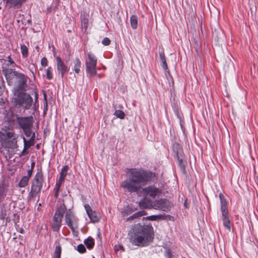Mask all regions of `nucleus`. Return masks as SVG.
Returning <instances> with one entry per match:
<instances>
[{
    "label": "nucleus",
    "mask_w": 258,
    "mask_h": 258,
    "mask_svg": "<svg viewBox=\"0 0 258 258\" xmlns=\"http://www.w3.org/2000/svg\"><path fill=\"white\" fill-rule=\"evenodd\" d=\"M34 165H35V163L34 162H32V164H31V169H33Z\"/></svg>",
    "instance_id": "de8ad7c7"
},
{
    "label": "nucleus",
    "mask_w": 258,
    "mask_h": 258,
    "mask_svg": "<svg viewBox=\"0 0 258 258\" xmlns=\"http://www.w3.org/2000/svg\"><path fill=\"white\" fill-rule=\"evenodd\" d=\"M65 221L66 224L73 231H75L76 229H78V222L74 215L70 210L67 211L66 213L65 216Z\"/></svg>",
    "instance_id": "9d476101"
},
{
    "label": "nucleus",
    "mask_w": 258,
    "mask_h": 258,
    "mask_svg": "<svg viewBox=\"0 0 258 258\" xmlns=\"http://www.w3.org/2000/svg\"><path fill=\"white\" fill-rule=\"evenodd\" d=\"M74 70L76 74H79L80 71V68L81 67V61L78 58H76L74 60Z\"/></svg>",
    "instance_id": "412c9836"
},
{
    "label": "nucleus",
    "mask_w": 258,
    "mask_h": 258,
    "mask_svg": "<svg viewBox=\"0 0 258 258\" xmlns=\"http://www.w3.org/2000/svg\"><path fill=\"white\" fill-rule=\"evenodd\" d=\"M155 205H153V202L147 197L144 198L139 202V206L141 208L151 209L154 208Z\"/></svg>",
    "instance_id": "dca6fc26"
},
{
    "label": "nucleus",
    "mask_w": 258,
    "mask_h": 258,
    "mask_svg": "<svg viewBox=\"0 0 258 258\" xmlns=\"http://www.w3.org/2000/svg\"><path fill=\"white\" fill-rule=\"evenodd\" d=\"M61 185V184L57 182L54 187V190L55 191H59Z\"/></svg>",
    "instance_id": "a19ab883"
},
{
    "label": "nucleus",
    "mask_w": 258,
    "mask_h": 258,
    "mask_svg": "<svg viewBox=\"0 0 258 258\" xmlns=\"http://www.w3.org/2000/svg\"><path fill=\"white\" fill-rule=\"evenodd\" d=\"M33 99L30 95L27 94L23 91L18 93L16 98L17 104L23 107L26 109H29L32 104Z\"/></svg>",
    "instance_id": "6e6552de"
},
{
    "label": "nucleus",
    "mask_w": 258,
    "mask_h": 258,
    "mask_svg": "<svg viewBox=\"0 0 258 258\" xmlns=\"http://www.w3.org/2000/svg\"><path fill=\"white\" fill-rule=\"evenodd\" d=\"M153 239V229L148 225H136L130 232V242L134 245L143 247L149 245Z\"/></svg>",
    "instance_id": "f03ea898"
},
{
    "label": "nucleus",
    "mask_w": 258,
    "mask_h": 258,
    "mask_svg": "<svg viewBox=\"0 0 258 258\" xmlns=\"http://www.w3.org/2000/svg\"><path fill=\"white\" fill-rule=\"evenodd\" d=\"M31 128L32 127H30V128L24 129L23 130L27 137H30V138L34 139L35 134L34 132H32Z\"/></svg>",
    "instance_id": "cd10ccee"
},
{
    "label": "nucleus",
    "mask_w": 258,
    "mask_h": 258,
    "mask_svg": "<svg viewBox=\"0 0 258 258\" xmlns=\"http://www.w3.org/2000/svg\"><path fill=\"white\" fill-rule=\"evenodd\" d=\"M89 26L88 20L85 18H81V28L82 32H86L87 31L88 27Z\"/></svg>",
    "instance_id": "b1692460"
},
{
    "label": "nucleus",
    "mask_w": 258,
    "mask_h": 258,
    "mask_svg": "<svg viewBox=\"0 0 258 258\" xmlns=\"http://www.w3.org/2000/svg\"><path fill=\"white\" fill-rule=\"evenodd\" d=\"M69 169V167L67 165H66L62 167L61 170V172L60 173V175L66 176L67 174V172Z\"/></svg>",
    "instance_id": "f704fd0d"
},
{
    "label": "nucleus",
    "mask_w": 258,
    "mask_h": 258,
    "mask_svg": "<svg viewBox=\"0 0 258 258\" xmlns=\"http://www.w3.org/2000/svg\"><path fill=\"white\" fill-rule=\"evenodd\" d=\"M22 138L24 143V148L23 151V152L26 149L29 148L30 147L33 145V141L34 139L30 138L28 141H26L24 137H23Z\"/></svg>",
    "instance_id": "5701e85b"
},
{
    "label": "nucleus",
    "mask_w": 258,
    "mask_h": 258,
    "mask_svg": "<svg viewBox=\"0 0 258 258\" xmlns=\"http://www.w3.org/2000/svg\"><path fill=\"white\" fill-rule=\"evenodd\" d=\"M32 171H33V169H29L27 171V175H26L25 176L27 177L28 178H29L30 179V177L32 175Z\"/></svg>",
    "instance_id": "79ce46f5"
},
{
    "label": "nucleus",
    "mask_w": 258,
    "mask_h": 258,
    "mask_svg": "<svg viewBox=\"0 0 258 258\" xmlns=\"http://www.w3.org/2000/svg\"><path fill=\"white\" fill-rule=\"evenodd\" d=\"M41 65L43 67L47 66V60L46 58H45V57L42 58V59H41Z\"/></svg>",
    "instance_id": "ea45409f"
},
{
    "label": "nucleus",
    "mask_w": 258,
    "mask_h": 258,
    "mask_svg": "<svg viewBox=\"0 0 258 258\" xmlns=\"http://www.w3.org/2000/svg\"><path fill=\"white\" fill-rule=\"evenodd\" d=\"M61 252V247L59 245H58L55 247L54 250V258H60Z\"/></svg>",
    "instance_id": "7c9ffc66"
},
{
    "label": "nucleus",
    "mask_w": 258,
    "mask_h": 258,
    "mask_svg": "<svg viewBox=\"0 0 258 258\" xmlns=\"http://www.w3.org/2000/svg\"><path fill=\"white\" fill-rule=\"evenodd\" d=\"M98 76L99 78L101 77V75H98Z\"/></svg>",
    "instance_id": "3c124183"
},
{
    "label": "nucleus",
    "mask_w": 258,
    "mask_h": 258,
    "mask_svg": "<svg viewBox=\"0 0 258 258\" xmlns=\"http://www.w3.org/2000/svg\"><path fill=\"white\" fill-rule=\"evenodd\" d=\"M220 200H221V211L222 213L223 212H227V208H226V202L225 200L223 198V196L221 194L219 195Z\"/></svg>",
    "instance_id": "393cba45"
},
{
    "label": "nucleus",
    "mask_w": 258,
    "mask_h": 258,
    "mask_svg": "<svg viewBox=\"0 0 258 258\" xmlns=\"http://www.w3.org/2000/svg\"><path fill=\"white\" fill-rule=\"evenodd\" d=\"M144 193L146 196L155 198L160 193V190L154 186H148L143 189Z\"/></svg>",
    "instance_id": "2eb2a0df"
},
{
    "label": "nucleus",
    "mask_w": 258,
    "mask_h": 258,
    "mask_svg": "<svg viewBox=\"0 0 258 258\" xmlns=\"http://www.w3.org/2000/svg\"><path fill=\"white\" fill-rule=\"evenodd\" d=\"M59 191H55L54 197L57 198L58 195Z\"/></svg>",
    "instance_id": "49530a36"
},
{
    "label": "nucleus",
    "mask_w": 258,
    "mask_h": 258,
    "mask_svg": "<svg viewBox=\"0 0 258 258\" xmlns=\"http://www.w3.org/2000/svg\"><path fill=\"white\" fill-rule=\"evenodd\" d=\"M159 56L160 59L161 61V66L162 67L163 69L166 71L168 70V67L167 64L166 63L164 53L163 51H161L159 52Z\"/></svg>",
    "instance_id": "aec40b11"
},
{
    "label": "nucleus",
    "mask_w": 258,
    "mask_h": 258,
    "mask_svg": "<svg viewBox=\"0 0 258 258\" xmlns=\"http://www.w3.org/2000/svg\"><path fill=\"white\" fill-rule=\"evenodd\" d=\"M97 59L95 56L91 52L87 54V58L85 61L86 72L90 76L97 74L96 64Z\"/></svg>",
    "instance_id": "0eeeda50"
},
{
    "label": "nucleus",
    "mask_w": 258,
    "mask_h": 258,
    "mask_svg": "<svg viewBox=\"0 0 258 258\" xmlns=\"http://www.w3.org/2000/svg\"><path fill=\"white\" fill-rule=\"evenodd\" d=\"M214 31L215 32H219L220 31V27L217 23H215V27H214Z\"/></svg>",
    "instance_id": "c03bdc74"
},
{
    "label": "nucleus",
    "mask_w": 258,
    "mask_h": 258,
    "mask_svg": "<svg viewBox=\"0 0 258 258\" xmlns=\"http://www.w3.org/2000/svg\"><path fill=\"white\" fill-rule=\"evenodd\" d=\"M77 250L80 253H84L86 251V248L84 245L81 244L78 246Z\"/></svg>",
    "instance_id": "e433bc0d"
},
{
    "label": "nucleus",
    "mask_w": 258,
    "mask_h": 258,
    "mask_svg": "<svg viewBox=\"0 0 258 258\" xmlns=\"http://www.w3.org/2000/svg\"><path fill=\"white\" fill-rule=\"evenodd\" d=\"M173 150L176 155L179 165L181 169L184 170V167L186 164V162L184 159V155L181 146L177 143H174L173 145Z\"/></svg>",
    "instance_id": "1a4fd4ad"
},
{
    "label": "nucleus",
    "mask_w": 258,
    "mask_h": 258,
    "mask_svg": "<svg viewBox=\"0 0 258 258\" xmlns=\"http://www.w3.org/2000/svg\"><path fill=\"white\" fill-rule=\"evenodd\" d=\"M131 24L133 28L136 29L137 27V17L136 16H132L130 19Z\"/></svg>",
    "instance_id": "c85d7f7f"
},
{
    "label": "nucleus",
    "mask_w": 258,
    "mask_h": 258,
    "mask_svg": "<svg viewBox=\"0 0 258 258\" xmlns=\"http://www.w3.org/2000/svg\"><path fill=\"white\" fill-rule=\"evenodd\" d=\"M65 176H62L60 175L59 180L57 182L60 183V184H62V183L63 182Z\"/></svg>",
    "instance_id": "37998d69"
},
{
    "label": "nucleus",
    "mask_w": 258,
    "mask_h": 258,
    "mask_svg": "<svg viewBox=\"0 0 258 258\" xmlns=\"http://www.w3.org/2000/svg\"><path fill=\"white\" fill-rule=\"evenodd\" d=\"M14 62L11 59L10 56L9 57L8 61L4 63L2 67V72L4 74V70L6 69L11 70L12 71H15V69H13L14 67Z\"/></svg>",
    "instance_id": "f3484780"
},
{
    "label": "nucleus",
    "mask_w": 258,
    "mask_h": 258,
    "mask_svg": "<svg viewBox=\"0 0 258 258\" xmlns=\"http://www.w3.org/2000/svg\"><path fill=\"white\" fill-rule=\"evenodd\" d=\"M165 256L166 258H171L172 254L169 249H166L165 251Z\"/></svg>",
    "instance_id": "58836bf2"
},
{
    "label": "nucleus",
    "mask_w": 258,
    "mask_h": 258,
    "mask_svg": "<svg viewBox=\"0 0 258 258\" xmlns=\"http://www.w3.org/2000/svg\"><path fill=\"white\" fill-rule=\"evenodd\" d=\"M61 252V247L59 245H58L55 247L54 250V258H60Z\"/></svg>",
    "instance_id": "c756f323"
},
{
    "label": "nucleus",
    "mask_w": 258,
    "mask_h": 258,
    "mask_svg": "<svg viewBox=\"0 0 258 258\" xmlns=\"http://www.w3.org/2000/svg\"><path fill=\"white\" fill-rule=\"evenodd\" d=\"M56 60L57 71L59 74H60L61 77L62 78L64 74L67 72L68 68L59 56L56 57Z\"/></svg>",
    "instance_id": "4468645a"
},
{
    "label": "nucleus",
    "mask_w": 258,
    "mask_h": 258,
    "mask_svg": "<svg viewBox=\"0 0 258 258\" xmlns=\"http://www.w3.org/2000/svg\"><path fill=\"white\" fill-rule=\"evenodd\" d=\"M84 207L90 220L94 223L98 222L99 220V214L93 211L88 204L85 205Z\"/></svg>",
    "instance_id": "ddd939ff"
},
{
    "label": "nucleus",
    "mask_w": 258,
    "mask_h": 258,
    "mask_svg": "<svg viewBox=\"0 0 258 258\" xmlns=\"http://www.w3.org/2000/svg\"><path fill=\"white\" fill-rule=\"evenodd\" d=\"M2 86H3V83H2V81L0 80V96L2 94V92L3 91V88Z\"/></svg>",
    "instance_id": "a18cd8bd"
},
{
    "label": "nucleus",
    "mask_w": 258,
    "mask_h": 258,
    "mask_svg": "<svg viewBox=\"0 0 258 258\" xmlns=\"http://www.w3.org/2000/svg\"><path fill=\"white\" fill-rule=\"evenodd\" d=\"M114 114L120 119H123L124 117V113L120 110H115Z\"/></svg>",
    "instance_id": "72a5a7b5"
},
{
    "label": "nucleus",
    "mask_w": 258,
    "mask_h": 258,
    "mask_svg": "<svg viewBox=\"0 0 258 258\" xmlns=\"http://www.w3.org/2000/svg\"><path fill=\"white\" fill-rule=\"evenodd\" d=\"M43 182V173L41 170H40L37 172L32 181L31 188L29 193V196L31 197H35L40 192L42 187Z\"/></svg>",
    "instance_id": "39448f33"
},
{
    "label": "nucleus",
    "mask_w": 258,
    "mask_h": 258,
    "mask_svg": "<svg viewBox=\"0 0 258 258\" xmlns=\"http://www.w3.org/2000/svg\"><path fill=\"white\" fill-rule=\"evenodd\" d=\"M102 43L105 46L109 45L110 43V40L108 38H104L102 41Z\"/></svg>",
    "instance_id": "4c0bfd02"
},
{
    "label": "nucleus",
    "mask_w": 258,
    "mask_h": 258,
    "mask_svg": "<svg viewBox=\"0 0 258 258\" xmlns=\"http://www.w3.org/2000/svg\"><path fill=\"white\" fill-rule=\"evenodd\" d=\"M26 0H10L7 4L10 8H19Z\"/></svg>",
    "instance_id": "a211bd4d"
},
{
    "label": "nucleus",
    "mask_w": 258,
    "mask_h": 258,
    "mask_svg": "<svg viewBox=\"0 0 258 258\" xmlns=\"http://www.w3.org/2000/svg\"><path fill=\"white\" fill-rule=\"evenodd\" d=\"M18 134H15L13 130L8 127H3L0 131V138L4 146L11 149H15L18 147Z\"/></svg>",
    "instance_id": "20e7f679"
},
{
    "label": "nucleus",
    "mask_w": 258,
    "mask_h": 258,
    "mask_svg": "<svg viewBox=\"0 0 258 258\" xmlns=\"http://www.w3.org/2000/svg\"><path fill=\"white\" fill-rule=\"evenodd\" d=\"M21 51L23 57H26L28 55V48L25 45H22L21 46Z\"/></svg>",
    "instance_id": "473e14b6"
},
{
    "label": "nucleus",
    "mask_w": 258,
    "mask_h": 258,
    "mask_svg": "<svg viewBox=\"0 0 258 258\" xmlns=\"http://www.w3.org/2000/svg\"><path fill=\"white\" fill-rule=\"evenodd\" d=\"M222 221L224 226L228 230H230V222L227 216V212L222 213Z\"/></svg>",
    "instance_id": "6ab92c4d"
},
{
    "label": "nucleus",
    "mask_w": 258,
    "mask_h": 258,
    "mask_svg": "<svg viewBox=\"0 0 258 258\" xmlns=\"http://www.w3.org/2000/svg\"><path fill=\"white\" fill-rule=\"evenodd\" d=\"M66 210L64 204L60 205L57 209L54 214L52 223V228L54 231H58L61 226L63 214Z\"/></svg>",
    "instance_id": "423d86ee"
},
{
    "label": "nucleus",
    "mask_w": 258,
    "mask_h": 258,
    "mask_svg": "<svg viewBox=\"0 0 258 258\" xmlns=\"http://www.w3.org/2000/svg\"><path fill=\"white\" fill-rule=\"evenodd\" d=\"M4 2H5L7 4L9 3V2L10 1V0H3Z\"/></svg>",
    "instance_id": "8fccbe9b"
},
{
    "label": "nucleus",
    "mask_w": 258,
    "mask_h": 258,
    "mask_svg": "<svg viewBox=\"0 0 258 258\" xmlns=\"http://www.w3.org/2000/svg\"><path fill=\"white\" fill-rule=\"evenodd\" d=\"M29 180V178L27 177L24 176L22 179H21L20 181L18 183V185L19 187H24L26 186L27 184L28 183Z\"/></svg>",
    "instance_id": "a878e982"
},
{
    "label": "nucleus",
    "mask_w": 258,
    "mask_h": 258,
    "mask_svg": "<svg viewBox=\"0 0 258 258\" xmlns=\"http://www.w3.org/2000/svg\"><path fill=\"white\" fill-rule=\"evenodd\" d=\"M3 198V194L1 192H0V201L2 200Z\"/></svg>",
    "instance_id": "09e8293b"
},
{
    "label": "nucleus",
    "mask_w": 258,
    "mask_h": 258,
    "mask_svg": "<svg viewBox=\"0 0 258 258\" xmlns=\"http://www.w3.org/2000/svg\"><path fill=\"white\" fill-rule=\"evenodd\" d=\"M164 217H165L164 215H152V216H148V217H146V218L149 220L154 221V220H156L158 219H164Z\"/></svg>",
    "instance_id": "2f4dec72"
},
{
    "label": "nucleus",
    "mask_w": 258,
    "mask_h": 258,
    "mask_svg": "<svg viewBox=\"0 0 258 258\" xmlns=\"http://www.w3.org/2000/svg\"><path fill=\"white\" fill-rule=\"evenodd\" d=\"M46 77L49 80H51L52 79V74L51 73V68L50 67L47 68L46 71Z\"/></svg>",
    "instance_id": "c9c22d12"
},
{
    "label": "nucleus",
    "mask_w": 258,
    "mask_h": 258,
    "mask_svg": "<svg viewBox=\"0 0 258 258\" xmlns=\"http://www.w3.org/2000/svg\"><path fill=\"white\" fill-rule=\"evenodd\" d=\"M4 75L6 78L8 84L11 86L13 84V79L15 78L17 81V88L21 91H25L27 86V77L24 74L12 71L10 69L4 70Z\"/></svg>",
    "instance_id": "7ed1b4c3"
},
{
    "label": "nucleus",
    "mask_w": 258,
    "mask_h": 258,
    "mask_svg": "<svg viewBox=\"0 0 258 258\" xmlns=\"http://www.w3.org/2000/svg\"><path fill=\"white\" fill-rule=\"evenodd\" d=\"M84 243L88 248H92L94 245V241L92 237H89L85 239Z\"/></svg>",
    "instance_id": "bb28decb"
},
{
    "label": "nucleus",
    "mask_w": 258,
    "mask_h": 258,
    "mask_svg": "<svg viewBox=\"0 0 258 258\" xmlns=\"http://www.w3.org/2000/svg\"><path fill=\"white\" fill-rule=\"evenodd\" d=\"M145 215H146V212L144 211H140V212H137V213H135L134 214H133L131 216H130L128 218H126V221H129V220H133V219H134L135 218H138L141 217L142 216Z\"/></svg>",
    "instance_id": "4be33fe9"
},
{
    "label": "nucleus",
    "mask_w": 258,
    "mask_h": 258,
    "mask_svg": "<svg viewBox=\"0 0 258 258\" xmlns=\"http://www.w3.org/2000/svg\"><path fill=\"white\" fill-rule=\"evenodd\" d=\"M17 121L21 127L23 129H28L32 127L33 124V117L32 116L25 117H17Z\"/></svg>",
    "instance_id": "9b49d317"
},
{
    "label": "nucleus",
    "mask_w": 258,
    "mask_h": 258,
    "mask_svg": "<svg viewBox=\"0 0 258 258\" xmlns=\"http://www.w3.org/2000/svg\"><path fill=\"white\" fill-rule=\"evenodd\" d=\"M152 173L141 169H131L127 173V178L122 181L120 186L130 192H138L150 180Z\"/></svg>",
    "instance_id": "f257e3e1"
},
{
    "label": "nucleus",
    "mask_w": 258,
    "mask_h": 258,
    "mask_svg": "<svg viewBox=\"0 0 258 258\" xmlns=\"http://www.w3.org/2000/svg\"><path fill=\"white\" fill-rule=\"evenodd\" d=\"M171 207V204L166 200H161L157 201L156 205L154 206V209H160L164 211H167Z\"/></svg>",
    "instance_id": "f8f14e48"
}]
</instances>
